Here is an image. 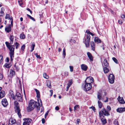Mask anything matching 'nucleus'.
<instances>
[{
  "instance_id": "1",
  "label": "nucleus",
  "mask_w": 125,
  "mask_h": 125,
  "mask_svg": "<svg viewBox=\"0 0 125 125\" xmlns=\"http://www.w3.org/2000/svg\"><path fill=\"white\" fill-rule=\"evenodd\" d=\"M99 117L103 124L104 125L106 124L107 122L104 115L107 116H109L110 114L108 112L105 108H103L99 111Z\"/></svg>"
},
{
  "instance_id": "2",
  "label": "nucleus",
  "mask_w": 125,
  "mask_h": 125,
  "mask_svg": "<svg viewBox=\"0 0 125 125\" xmlns=\"http://www.w3.org/2000/svg\"><path fill=\"white\" fill-rule=\"evenodd\" d=\"M5 44L7 47L9 49L10 51V55L11 59V61H12L14 57V51L15 48V46L14 45H10V43L8 42H5Z\"/></svg>"
},
{
  "instance_id": "3",
  "label": "nucleus",
  "mask_w": 125,
  "mask_h": 125,
  "mask_svg": "<svg viewBox=\"0 0 125 125\" xmlns=\"http://www.w3.org/2000/svg\"><path fill=\"white\" fill-rule=\"evenodd\" d=\"M37 102L33 100H31L30 101L29 106L27 108V111L29 112L32 110L37 106Z\"/></svg>"
},
{
  "instance_id": "4",
  "label": "nucleus",
  "mask_w": 125,
  "mask_h": 125,
  "mask_svg": "<svg viewBox=\"0 0 125 125\" xmlns=\"http://www.w3.org/2000/svg\"><path fill=\"white\" fill-rule=\"evenodd\" d=\"M86 32L87 33L86 35V37L85 38L84 41V43L86 47H88L89 46V42L90 39V32L89 30H87Z\"/></svg>"
},
{
  "instance_id": "5",
  "label": "nucleus",
  "mask_w": 125,
  "mask_h": 125,
  "mask_svg": "<svg viewBox=\"0 0 125 125\" xmlns=\"http://www.w3.org/2000/svg\"><path fill=\"white\" fill-rule=\"evenodd\" d=\"M35 90L37 96V100L38 103V106H41L42 105V103L41 100L40 99V92L36 89H35Z\"/></svg>"
},
{
  "instance_id": "6",
  "label": "nucleus",
  "mask_w": 125,
  "mask_h": 125,
  "mask_svg": "<svg viewBox=\"0 0 125 125\" xmlns=\"http://www.w3.org/2000/svg\"><path fill=\"white\" fill-rule=\"evenodd\" d=\"M19 103L16 101L14 102V105L16 107V110L17 112V114L20 118H21V115L20 113V110L18 106Z\"/></svg>"
},
{
  "instance_id": "7",
  "label": "nucleus",
  "mask_w": 125,
  "mask_h": 125,
  "mask_svg": "<svg viewBox=\"0 0 125 125\" xmlns=\"http://www.w3.org/2000/svg\"><path fill=\"white\" fill-rule=\"evenodd\" d=\"M109 82L111 84H113L114 82L115 77L112 74H111L108 77Z\"/></svg>"
},
{
  "instance_id": "8",
  "label": "nucleus",
  "mask_w": 125,
  "mask_h": 125,
  "mask_svg": "<svg viewBox=\"0 0 125 125\" xmlns=\"http://www.w3.org/2000/svg\"><path fill=\"white\" fill-rule=\"evenodd\" d=\"M94 81L93 78L91 77L87 78L85 82V83L91 84V83H92Z\"/></svg>"
},
{
  "instance_id": "9",
  "label": "nucleus",
  "mask_w": 125,
  "mask_h": 125,
  "mask_svg": "<svg viewBox=\"0 0 125 125\" xmlns=\"http://www.w3.org/2000/svg\"><path fill=\"white\" fill-rule=\"evenodd\" d=\"M92 88L91 84L85 83L84 90L86 91H88L90 90Z\"/></svg>"
},
{
  "instance_id": "10",
  "label": "nucleus",
  "mask_w": 125,
  "mask_h": 125,
  "mask_svg": "<svg viewBox=\"0 0 125 125\" xmlns=\"http://www.w3.org/2000/svg\"><path fill=\"white\" fill-rule=\"evenodd\" d=\"M17 99L19 101L22 102L23 100L21 95L19 93H17L16 94Z\"/></svg>"
},
{
  "instance_id": "11",
  "label": "nucleus",
  "mask_w": 125,
  "mask_h": 125,
  "mask_svg": "<svg viewBox=\"0 0 125 125\" xmlns=\"http://www.w3.org/2000/svg\"><path fill=\"white\" fill-rule=\"evenodd\" d=\"M1 103L2 105L4 107L7 106L8 104V102L6 99H2Z\"/></svg>"
},
{
  "instance_id": "12",
  "label": "nucleus",
  "mask_w": 125,
  "mask_h": 125,
  "mask_svg": "<svg viewBox=\"0 0 125 125\" xmlns=\"http://www.w3.org/2000/svg\"><path fill=\"white\" fill-rule=\"evenodd\" d=\"M31 119L28 118L23 123V125H29L31 123Z\"/></svg>"
},
{
  "instance_id": "13",
  "label": "nucleus",
  "mask_w": 125,
  "mask_h": 125,
  "mask_svg": "<svg viewBox=\"0 0 125 125\" xmlns=\"http://www.w3.org/2000/svg\"><path fill=\"white\" fill-rule=\"evenodd\" d=\"M116 111L117 112L122 113L125 111V107H120L117 109Z\"/></svg>"
},
{
  "instance_id": "14",
  "label": "nucleus",
  "mask_w": 125,
  "mask_h": 125,
  "mask_svg": "<svg viewBox=\"0 0 125 125\" xmlns=\"http://www.w3.org/2000/svg\"><path fill=\"white\" fill-rule=\"evenodd\" d=\"M5 30L8 33L11 31V27L10 24H9L6 27Z\"/></svg>"
},
{
  "instance_id": "15",
  "label": "nucleus",
  "mask_w": 125,
  "mask_h": 125,
  "mask_svg": "<svg viewBox=\"0 0 125 125\" xmlns=\"http://www.w3.org/2000/svg\"><path fill=\"white\" fill-rule=\"evenodd\" d=\"M95 42L97 44L101 43V40L98 37H95L94 39Z\"/></svg>"
},
{
  "instance_id": "16",
  "label": "nucleus",
  "mask_w": 125,
  "mask_h": 125,
  "mask_svg": "<svg viewBox=\"0 0 125 125\" xmlns=\"http://www.w3.org/2000/svg\"><path fill=\"white\" fill-rule=\"evenodd\" d=\"M21 66V65L18 63H16L14 65V66L15 68V69L17 71L19 70L20 69V67Z\"/></svg>"
},
{
  "instance_id": "17",
  "label": "nucleus",
  "mask_w": 125,
  "mask_h": 125,
  "mask_svg": "<svg viewBox=\"0 0 125 125\" xmlns=\"http://www.w3.org/2000/svg\"><path fill=\"white\" fill-rule=\"evenodd\" d=\"M102 93L101 92H98L97 94V98L100 101L101 99L102 100Z\"/></svg>"
},
{
  "instance_id": "18",
  "label": "nucleus",
  "mask_w": 125,
  "mask_h": 125,
  "mask_svg": "<svg viewBox=\"0 0 125 125\" xmlns=\"http://www.w3.org/2000/svg\"><path fill=\"white\" fill-rule=\"evenodd\" d=\"M118 100L120 103L123 104L125 103V101L122 97H120V96L118 98Z\"/></svg>"
},
{
  "instance_id": "19",
  "label": "nucleus",
  "mask_w": 125,
  "mask_h": 125,
  "mask_svg": "<svg viewBox=\"0 0 125 125\" xmlns=\"http://www.w3.org/2000/svg\"><path fill=\"white\" fill-rule=\"evenodd\" d=\"M15 72L13 70L11 69L10 70V72L9 76L10 77H11L15 75Z\"/></svg>"
},
{
  "instance_id": "20",
  "label": "nucleus",
  "mask_w": 125,
  "mask_h": 125,
  "mask_svg": "<svg viewBox=\"0 0 125 125\" xmlns=\"http://www.w3.org/2000/svg\"><path fill=\"white\" fill-rule=\"evenodd\" d=\"M90 45L91 47L92 50L94 51L95 49V46L94 42L93 41H92L90 42Z\"/></svg>"
},
{
  "instance_id": "21",
  "label": "nucleus",
  "mask_w": 125,
  "mask_h": 125,
  "mask_svg": "<svg viewBox=\"0 0 125 125\" xmlns=\"http://www.w3.org/2000/svg\"><path fill=\"white\" fill-rule=\"evenodd\" d=\"M87 55L90 60L91 61H93V57L91 54L90 52H88L87 53Z\"/></svg>"
},
{
  "instance_id": "22",
  "label": "nucleus",
  "mask_w": 125,
  "mask_h": 125,
  "mask_svg": "<svg viewBox=\"0 0 125 125\" xmlns=\"http://www.w3.org/2000/svg\"><path fill=\"white\" fill-rule=\"evenodd\" d=\"M15 120L12 118L10 119L9 122V123L10 125H12L13 124H14L15 123Z\"/></svg>"
},
{
  "instance_id": "23",
  "label": "nucleus",
  "mask_w": 125,
  "mask_h": 125,
  "mask_svg": "<svg viewBox=\"0 0 125 125\" xmlns=\"http://www.w3.org/2000/svg\"><path fill=\"white\" fill-rule=\"evenodd\" d=\"M81 68L84 71H86L87 68V66L84 64H82L81 65Z\"/></svg>"
},
{
  "instance_id": "24",
  "label": "nucleus",
  "mask_w": 125,
  "mask_h": 125,
  "mask_svg": "<svg viewBox=\"0 0 125 125\" xmlns=\"http://www.w3.org/2000/svg\"><path fill=\"white\" fill-rule=\"evenodd\" d=\"M4 8L2 7L1 8V10L0 11V16H3L4 15Z\"/></svg>"
},
{
  "instance_id": "25",
  "label": "nucleus",
  "mask_w": 125,
  "mask_h": 125,
  "mask_svg": "<svg viewBox=\"0 0 125 125\" xmlns=\"http://www.w3.org/2000/svg\"><path fill=\"white\" fill-rule=\"evenodd\" d=\"M14 37L13 35H10V44H12L14 40Z\"/></svg>"
},
{
  "instance_id": "26",
  "label": "nucleus",
  "mask_w": 125,
  "mask_h": 125,
  "mask_svg": "<svg viewBox=\"0 0 125 125\" xmlns=\"http://www.w3.org/2000/svg\"><path fill=\"white\" fill-rule=\"evenodd\" d=\"M5 94L4 91H1L0 92V99L4 97Z\"/></svg>"
},
{
  "instance_id": "27",
  "label": "nucleus",
  "mask_w": 125,
  "mask_h": 125,
  "mask_svg": "<svg viewBox=\"0 0 125 125\" xmlns=\"http://www.w3.org/2000/svg\"><path fill=\"white\" fill-rule=\"evenodd\" d=\"M47 85L49 88H51V82L49 80L47 81Z\"/></svg>"
},
{
  "instance_id": "28",
  "label": "nucleus",
  "mask_w": 125,
  "mask_h": 125,
  "mask_svg": "<svg viewBox=\"0 0 125 125\" xmlns=\"http://www.w3.org/2000/svg\"><path fill=\"white\" fill-rule=\"evenodd\" d=\"M104 64L105 67H107L108 65V63L106 59H104Z\"/></svg>"
},
{
  "instance_id": "29",
  "label": "nucleus",
  "mask_w": 125,
  "mask_h": 125,
  "mask_svg": "<svg viewBox=\"0 0 125 125\" xmlns=\"http://www.w3.org/2000/svg\"><path fill=\"white\" fill-rule=\"evenodd\" d=\"M104 70L105 73H107L109 71L108 69L106 67H104Z\"/></svg>"
},
{
  "instance_id": "30",
  "label": "nucleus",
  "mask_w": 125,
  "mask_h": 125,
  "mask_svg": "<svg viewBox=\"0 0 125 125\" xmlns=\"http://www.w3.org/2000/svg\"><path fill=\"white\" fill-rule=\"evenodd\" d=\"M98 104L99 108H101L103 106L102 103L100 101L98 100Z\"/></svg>"
},
{
  "instance_id": "31",
  "label": "nucleus",
  "mask_w": 125,
  "mask_h": 125,
  "mask_svg": "<svg viewBox=\"0 0 125 125\" xmlns=\"http://www.w3.org/2000/svg\"><path fill=\"white\" fill-rule=\"evenodd\" d=\"M73 83L72 80L71 79L68 81V83L67 84V85L70 86Z\"/></svg>"
},
{
  "instance_id": "32",
  "label": "nucleus",
  "mask_w": 125,
  "mask_h": 125,
  "mask_svg": "<svg viewBox=\"0 0 125 125\" xmlns=\"http://www.w3.org/2000/svg\"><path fill=\"white\" fill-rule=\"evenodd\" d=\"M20 38L21 39H24L25 38V36L24 34L23 33H22L20 35Z\"/></svg>"
},
{
  "instance_id": "33",
  "label": "nucleus",
  "mask_w": 125,
  "mask_h": 125,
  "mask_svg": "<svg viewBox=\"0 0 125 125\" xmlns=\"http://www.w3.org/2000/svg\"><path fill=\"white\" fill-rule=\"evenodd\" d=\"M43 76L44 78L46 79H48L49 78V76L47 75L45 73H44L43 74Z\"/></svg>"
},
{
  "instance_id": "34",
  "label": "nucleus",
  "mask_w": 125,
  "mask_h": 125,
  "mask_svg": "<svg viewBox=\"0 0 125 125\" xmlns=\"http://www.w3.org/2000/svg\"><path fill=\"white\" fill-rule=\"evenodd\" d=\"M27 15L28 17L30 18V19L32 20L33 21H35V20L31 16L28 15V14H27Z\"/></svg>"
},
{
  "instance_id": "35",
  "label": "nucleus",
  "mask_w": 125,
  "mask_h": 125,
  "mask_svg": "<svg viewBox=\"0 0 125 125\" xmlns=\"http://www.w3.org/2000/svg\"><path fill=\"white\" fill-rule=\"evenodd\" d=\"M79 108V106L78 105H76L74 107V111H75V110H77Z\"/></svg>"
},
{
  "instance_id": "36",
  "label": "nucleus",
  "mask_w": 125,
  "mask_h": 125,
  "mask_svg": "<svg viewBox=\"0 0 125 125\" xmlns=\"http://www.w3.org/2000/svg\"><path fill=\"white\" fill-rule=\"evenodd\" d=\"M63 53L62 55L63 56L64 58L65 57L66 55L65 49V48H64L63 49Z\"/></svg>"
},
{
  "instance_id": "37",
  "label": "nucleus",
  "mask_w": 125,
  "mask_h": 125,
  "mask_svg": "<svg viewBox=\"0 0 125 125\" xmlns=\"http://www.w3.org/2000/svg\"><path fill=\"white\" fill-rule=\"evenodd\" d=\"M15 46L16 47V48L17 49L18 48V47L20 46V44L17 42H16L15 43Z\"/></svg>"
},
{
  "instance_id": "38",
  "label": "nucleus",
  "mask_w": 125,
  "mask_h": 125,
  "mask_svg": "<svg viewBox=\"0 0 125 125\" xmlns=\"http://www.w3.org/2000/svg\"><path fill=\"white\" fill-rule=\"evenodd\" d=\"M112 59L115 63H118V61L115 58L113 57L112 58Z\"/></svg>"
},
{
  "instance_id": "39",
  "label": "nucleus",
  "mask_w": 125,
  "mask_h": 125,
  "mask_svg": "<svg viewBox=\"0 0 125 125\" xmlns=\"http://www.w3.org/2000/svg\"><path fill=\"white\" fill-rule=\"evenodd\" d=\"M25 45L24 44L21 47V49L22 51H23L25 48Z\"/></svg>"
},
{
  "instance_id": "40",
  "label": "nucleus",
  "mask_w": 125,
  "mask_h": 125,
  "mask_svg": "<svg viewBox=\"0 0 125 125\" xmlns=\"http://www.w3.org/2000/svg\"><path fill=\"white\" fill-rule=\"evenodd\" d=\"M121 18L124 21H125V16L124 14H122L121 15Z\"/></svg>"
},
{
  "instance_id": "41",
  "label": "nucleus",
  "mask_w": 125,
  "mask_h": 125,
  "mask_svg": "<svg viewBox=\"0 0 125 125\" xmlns=\"http://www.w3.org/2000/svg\"><path fill=\"white\" fill-rule=\"evenodd\" d=\"M3 57L2 55H0V64L2 61Z\"/></svg>"
},
{
  "instance_id": "42",
  "label": "nucleus",
  "mask_w": 125,
  "mask_h": 125,
  "mask_svg": "<svg viewBox=\"0 0 125 125\" xmlns=\"http://www.w3.org/2000/svg\"><path fill=\"white\" fill-rule=\"evenodd\" d=\"M5 18L6 19H10V17L9 15V14H6V16L5 17Z\"/></svg>"
},
{
  "instance_id": "43",
  "label": "nucleus",
  "mask_w": 125,
  "mask_h": 125,
  "mask_svg": "<svg viewBox=\"0 0 125 125\" xmlns=\"http://www.w3.org/2000/svg\"><path fill=\"white\" fill-rule=\"evenodd\" d=\"M36 56V57L37 58H39L40 59L41 58V57L40 56V55H38V54L37 53H36L34 54Z\"/></svg>"
},
{
  "instance_id": "44",
  "label": "nucleus",
  "mask_w": 125,
  "mask_h": 125,
  "mask_svg": "<svg viewBox=\"0 0 125 125\" xmlns=\"http://www.w3.org/2000/svg\"><path fill=\"white\" fill-rule=\"evenodd\" d=\"M18 2L19 3L20 5L21 6L23 4V3L22 2V1L21 0H19L18 1Z\"/></svg>"
},
{
  "instance_id": "45",
  "label": "nucleus",
  "mask_w": 125,
  "mask_h": 125,
  "mask_svg": "<svg viewBox=\"0 0 125 125\" xmlns=\"http://www.w3.org/2000/svg\"><path fill=\"white\" fill-rule=\"evenodd\" d=\"M70 68V71L71 72H72L73 71V66H69Z\"/></svg>"
},
{
  "instance_id": "46",
  "label": "nucleus",
  "mask_w": 125,
  "mask_h": 125,
  "mask_svg": "<svg viewBox=\"0 0 125 125\" xmlns=\"http://www.w3.org/2000/svg\"><path fill=\"white\" fill-rule=\"evenodd\" d=\"M114 124L115 125H118V122L117 120H115L114 121Z\"/></svg>"
},
{
  "instance_id": "47",
  "label": "nucleus",
  "mask_w": 125,
  "mask_h": 125,
  "mask_svg": "<svg viewBox=\"0 0 125 125\" xmlns=\"http://www.w3.org/2000/svg\"><path fill=\"white\" fill-rule=\"evenodd\" d=\"M5 66L7 68H9L10 67V65L8 64H6L5 65Z\"/></svg>"
},
{
  "instance_id": "48",
  "label": "nucleus",
  "mask_w": 125,
  "mask_h": 125,
  "mask_svg": "<svg viewBox=\"0 0 125 125\" xmlns=\"http://www.w3.org/2000/svg\"><path fill=\"white\" fill-rule=\"evenodd\" d=\"M107 108L108 111H110L111 109L110 107V106H107Z\"/></svg>"
},
{
  "instance_id": "49",
  "label": "nucleus",
  "mask_w": 125,
  "mask_h": 125,
  "mask_svg": "<svg viewBox=\"0 0 125 125\" xmlns=\"http://www.w3.org/2000/svg\"><path fill=\"white\" fill-rule=\"evenodd\" d=\"M118 23L120 24H122L123 23L122 21L121 20H119L118 21Z\"/></svg>"
},
{
  "instance_id": "50",
  "label": "nucleus",
  "mask_w": 125,
  "mask_h": 125,
  "mask_svg": "<svg viewBox=\"0 0 125 125\" xmlns=\"http://www.w3.org/2000/svg\"><path fill=\"white\" fill-rule=\"evenodd\" d=\"M10 20L11 21V25L12 26H13V20L12 18L10 19Z\"/></svg>"
},
{
  "instance_id": "51",
  "label": "nucleus",
  "mask_w": 125,
  "mask_h": 125,
  "mask_svg": "<svg viewBox=\"0 0 125 125\" xmlns=\"http://www.w3.org/2000/svg\"><path fill=\"white\" fill-rule=\"evenodd\" d=\"M3 76V75L2 74L0 73V80H1L2 79Z\"/></svg>"
},
{
  "instance_id": "52",
  "label": "nucleus",
  "mask_w": 125,
  "mask_h": 125,
  "mask_svg": "<svg viewBox=\"0 0 125 125\" xmlns=\"http://www.w3.org/2000/svg\"><path fill=\"white\" fill-rule=\"evenodd\" d=\"M27 10L28 11H29L31 14L32 13V11L29 8H27Z\"/></svg>"
},
{
  "instance_id": "53",
  "label": "nucleus",
  "mask_w": 125,
  "mask_h": 125,
  "mask_svg": "<svg viewBox=\"0 0 125 125\" xmlns=\"http://www.w3.org/2000/svg\"><path fill=\"white\" fill-rule=\"evenodd\" d=\"M35 46V44L34 43H33L31 44V47L34 48Z\"/></svg>"
},
{
  "instance_id": "54",
  "label": "nucleus",
  "mask_w": 125,
  "mask_h": 125,
  "mask_svg": "<svg viewBox=\"0 0 125 125\" xmlns=\"http://www.w3.org/2000/svg\"><path fill=\"white\" fill-rule=\"evenodd\" d=\"M42 124H44L45 122V120L44 118H42Z\"/></svg>"
},
{
  "instance_id": "55",
  "label": "nucleus",
  "mask_w": 125,
  "mask_h": 125,
  "mask_svg": "<svg viewBox=\"0 0 125 125\" xmlns=\"http://www.w3.org/2000/svg\"><path fill=\"white\" fill-rule=\"evenodd\" d=\"M70 41L71 42H72L74 43L75 42H76V41L75 40L73 39H71L70 40Z\"/></svg>"
},
{
  "instance_id": "56",
  "label": "nucleus",
  "mask_w": 125,
  "mask_h": 125,
  "mask_svg": "<svg viewBox=\"0 0 125 125\" xmlns=\"http://www.w3.org/2000/svg\"><path fill=\"white\" fill-rule=\"evenodd\" d=\"M11 97L13 99H14L15 98V97L14 96V95H13V94H12L11 95Z\"/></svg>"
},
{
  "instance_id": "57",
  "label": "nucleus",
  "mask_w": 125,
  "mask_h": 125,
  "mask_svg": "<svg viewBox=\"0 0 125 125\" xmlns=\"http://www.w3.org/2000/svg\"><path fill=\"white\" fill-rule=\"evenodd\" d=\"M55 109L57 110H58L59 109V108L58 106H56L55 107Z\"/></svg>"
},
{
  "instance_id": "58",
  "label": "nucleus",
  "mask_w": 125,
  "mask_h": 125,
  "mask_svg": "<svg viewBox=\"0 0 125 125\" xmlns=\"http://www.w3.org/2000/svg\"><path fill=\"white\" fill-rule=\"evenodd\" d=\"M50 91L51 94V96L52 95V94L53 93V91L52 90H51Z\"/></svg>"
},
{
  "instance_id": "59",
  "label": "nucleus",
  "mask_w": 125,
  "mask_h": 125,
  "mask_svg": "<svg viewBox=\"0 0 125 125\" xmlns=\"http://www.w3.org/2000/svg\"><path fill=\"white\" fill-rule=\"evenodd\" d=\"M80 120L79 119H78L77 120V122L78 124L80 122Z\"/></svg>"
},
{
  "instance_id": "60",
  "label": "nucleus",
  "mask_w": 125,
  "mask_h": 125,
  "mask_svg": "<svg viewBox=\"0 0 125 125\" xmlns=\"http://www.w3.org/2000/svg\"><path fill=\"white\" fill-rule=\"evenodd\" d=\"M9 58L8 57H7L6 58V61L7 62H9Z\"/></svg>"
},
{
  "instance_id": "61",
  "label": "nucleus",
  "mask_w": 125,
  "mask_h": 125,
  "mask_svg": "<svg viewBox=\"0 0 125 125\" xmlns=\"http://www.w3.org/2000/svg\"><path fill=\"white\" fill-rule=\"evenodd\" d=\"M91 108L94 111V112H95V109L94 107H91Z\"/></svg>"
},
{
  "instance_id": "62",
  "label": "nucleus",
  "mask_w": 125,
  "mask_h": 125,
  "mask_svg": "<svg viewBox=\"0 0 125 125\" xmlns=\"http://www.w3.org/2000/svg\"><path fill=\"white\" fill-rule=\"evenodd\" d=\"M106 100L104 101V102H107L108 101V98L107 97H106Z\"/></svg>"
},
{
  "instance_id": "63",
  "label": "nucleus",
  "mask_w": 125,
  "mask_h": 125,
  "mask_svg": "<svg viewBox=\"0 0 125 125\" xmlns=\"http://www.w3.org/2000/svg\"><path fill=\"white\" fill-rule=\"evenodd\" d=\"M65 75H68V73L67 72H65Z\"/></svg>"
},
{
  "instance_id": "64",
  "label": "nucleus",
  "mask_w": 125,
  "mask_h": 125,
  "mask_svg": "<svg viewBox=\"0 0 125 125\" xmlns=\"http://www.w3.org/2000/svg\"><path fill=\"white\" fill-rule=\"evenodd\" d=\"M14 125H19L20 124L18 123H14Z\"/></svg>"
}]
</instances>
